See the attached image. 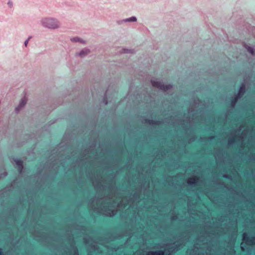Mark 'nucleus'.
Masks as SVG:
<instances>
[{"label": "nucleus", "instance_id": "obj_7", "mask_svg": "<svg viewBox=\"0 0 255 255\" xmlns=\"http://www.w3.org/2000/svg\"><path fill=\"white\" fill-rule=\"evenodd\" d=\"M15 163L17 167H18L19 169L21 171L23 169V161L20 159H17L15 161Z\"/></svg>", "mask_w": 255, "mask_h": 255}, {"label": "nucleus", "instance_id": "obj_9", "mask_svg": "<svg viewBox=\"0 0 255 255\" xmlns=\"http://www.w3.org/2000/svg\"><path fill=\"white\" fill-rule=\"evenodd\" d=\"M198 180V178L197 177H193L189 179L187 181V183L189 184L192 185L194 184L197 180Z\"/></svg>", "mask_w": 255, "mask_h": 255}, {"label": "nucleus", "instance_id": "obj_15", "mask_svg": "<svg viewBox=\"0 0 255 255\" xmlns=\"http://www.w3.org/2000/svg\"><path fill=\"white\" fill-rule=\"evenodd\" d=\"M0 255H3V253L2 251V250L0 248Z\"/></svg>", "mask_w": 255, "mask_h": 255}, {"label": "nucleus", "instance_id": "obj_6", "mask_svg": "<svg viewBox=\"0 0 255 255\" xmlns=\"http://www.w3.org/2000/svg\"><path fill=\"white\" fill-rule=\"evenodd\" d=\"M147 255H167V254L165 252L159 251L156 252H151L150 253V254H149Z\"/></svg>", "mask_w": 255, "mask_h": 255}, {"label": "nucleus", "instance_id": "obj_10", "mask_svg": "<svg viewBox=\"0 0 255 255\" xmlns=\"http://www.w3.org/2000/svg\"><path fill=\"white\" fill-rule=\"evenodd\" d=\"M89 53V50L88 49H84L82 50L79 54V55L81 57H84L86 55H87Z\"/></svg>", "mask_w": 255, "mask_h": 255}, {"label": "nucleus", "instance_id": "obj_14", "mask_svg": "<svg viewBox=\"0 0 255 255\" xmlns=\"http://www.w3.org/2000/svg\"><path fill=\"white\" fill-rule=\"evenodd\" d=\"M31 38V37H29L28 39L26 40L25 42H24V45L25 46H27V44H28V40Z\"/></svg>", "mask_w": 255, "mask_h": 255}, {"label": "nucleus", "instance_id": "obj_16", "mask_svg": "<svg viewBox=\"0 0 255 255\" xmlns=\"http://www.w3.org/2000/svg\"><path fill=\"white\" fill-rule=\"evenodd\" d=\"M249 50L251 52L252 54H253V50L252 49L250 48L249 49Z\"/></svg>", "mask_w": 255, "mask_h": 255}, {"label": "nucleus", "instance_id": "obj_17", "mask_svg": "<svg viewBox=\"0 0 255 255\" xmlns=\"http://www.w3.org/2000/svg\"><path fill=\"white\" fill-rule=\"evenodd\" d=\"M230 141L231 142H233L235 141V139L234 138L231 139Z\"/></svg>", "mask_w": 255, "mask_h": 255}, {"label": "nucleus", "instance_id": "obj_13", "mask_svg": "<svg viewBox=\"0 0 255 255\" xmlns=\"http://www.w3.org/2000/svg\"><path fill=\"white\" fill-rule=\"evenodd\" d=\"M136 18L135 17H131L125 20L126 21H135Z\"/></svg>", "mask_w": 255, "mask_h": 255}, {"label": "nucleus", "instance_id": "obj_2", "mask_svg": "<svg viewBox=\"0 0 255 255\" xmlns=\"http://www.w3.org/2000/svg\"><path fill=\"white\" fill-rule=\"evenodd\" d=\"M152 85L153 87L165 91L168 89V86H165L159 82L152 81Z\"/></svg>", "mask_w": 255, "mask_h": 255}, {"label": "nucleus", "instance_id": "obj_4", "mask_svg": "<svg viewBox=\"0 0 255 255\" xmlns=\"http://www.w3.org/2000/svg\"><path fill=\"white\" fill-rule=\"evenodd\" d=\"M26 101L27 99L25 97L22 99L20 102L18 107L16 108V111H18L21 108L23 107L26 104Z\"/></svg>", "mask_w": 255, "mask_h": 255}, {"label": "nucleus", "instance_id": "obj_12", "mask_svg": "<svg viewBox=\"0 0 255 255\" xmlns=\"http://www.w3.org/2000/svg\"><path fill=\"white\" fill-rule=\"evenodd\" d=\"M238 97H239L238 96H236L235 97H234V98H233L232 99V100H231V104L232 105H234L237 102Z\"/></svg>", "mask_w": 255, "mask_h": 255}, {"label": "nucleus", "instance_id": "obj_5", "mask_svg": "<svg viewBox=\"0 0 255 255\" xmlns=\"http://www.w3.org/2000/svg\"><path fill=\"white\" fill-rule=\"evenodd\" d=\"M145 123L148 124L150 125H159L160 124L159 121H156L153 120L145 119Z\"/></svg>", "mask_w": 255, "mask_h": 255}, {"label": "nucleus", "instance_id": "obj_18", "mask_svg": "<svg viewBox=\"0 0 255 255\" xmlns=\"http://www.w3.org/2000/svg\"><path fill=\"white\" fill-rule=\"evenodd\" d=\"M8 4L11 5V3H10L9 2H8Z\"/></svg>", "mask_w": 255, "mask_h": 255}, {"label": "nucleus", "instance_id": "obj_11", "mask_svg": "<svg viewBox=\"0 0 255 255\" xmlns=\"http://www.w3.org/2000/svg\"><path fill=\"white\" fill-rule=\"evenodd\" d=\"M71 40L75 42H80V43H83L84 41L78 37H74L71 39Z\"/></svg>", "mask_w": 255, "mask_h": 255}, {"label": "nucleus", "instance_id": "obj_1", "mask_svg": "<svg viewBox=\"0 0 255 255\" xmlns=\"http://www.w3.org/2000/svg\"><path fill=\"white\" fill-rule=\"evenodd\" d=\"M42 22L44 26L49 28H56L59 26L58 22L52 18H44Z\"/></svg>", "mask_w": 255, "mask_h": 255}, {"label": "nucleus", "instance_id": "obj_3", "mask_svg": "<svg viewBox=\"0 0 255 255\" xmlns=\"http://www.w3.org/2000/svg\"><path fill=\"white\" fill-rule=\"evenodd\" d=\"M243 237V240L245 241L247 244H253L255 243V237H248L246 234H244Z\"/></svg>", "mask_w": 255, "mask_h": 255}, {"label": "nucleus", "instance_id": "obj_8", "mask_svg": "<svg viewBox=\"0 0 255 255\" xmlns=\"http://www.w3.org/2000/svg\"><path fill=\"white\" fill-rule=\"evenodd\" d=\"M245 93V87L244 85H242V86L240 87V88L239 89L238 94L237 96L241 97Z\"/></svg>", "mask_w": 255, "mask_h": 255}]
</instances>
